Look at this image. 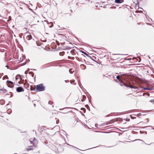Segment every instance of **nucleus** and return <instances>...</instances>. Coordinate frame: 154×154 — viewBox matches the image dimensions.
<instances>
[{
	"label": "nucleus",
	"instance_id": "f257e3e1",
	"mask_svg": "<svg viewBox=\"0 0 154 154\" xmlns=\"http://www.w3.org/2000/svg\"><path fill=\"white\" fill-rule=\"evenodd\" d=\"M129 75L128 73H125L123 74H121L120 75H118L116 77V78L118 79L119 81H120V78L121 77L123 80H125L126 79H129Z\"/></svg>",
	"mask_w": 154,
	"mask_h": 154
},
{
	"label": "nucleus",
	"instance_id": "f03ea898",
	"mask_svg": "<svg viewBox=\"0 0 154 154\" xmlns=\"http://www.w3.org/2000/svg\"><path fill=\"white\" fill-rule=\"evenodd\" d=\"M36 139L34 137L33 140H30V142L31 143H33V146H30V148H27L26 149V150L28 151H29L30 150H32L34 148L36 147V144L37 143V142L36 141Z\"/></svg>",
	"mask_w": 154,
	"mask_h": 154
},
{
	"label": "nucleus",
	"instance_id": "7ed1b4c3",
	"mask_svg": "<svg viewBox=\"0 0 154 154\" xmlns=\"http://www.w3.org/2000/svg\"><path fill=\"white\" fill-rule=\"evenodd\" d=\"M120 84H119L121 86H122L123 85H124L125 86H126L127 87V88H132L134 89H137L138 90H140V88L138 87H135V86H132L131 85H128L124 83L123 82H122L121 81H120Z\"/></svg>",
	"mask_w": 154,
	"mask_h": 154
},
{
	"label": "nucleus",
	"instance_id": "20e7f679",
	"mask_svg": "<svg viewBox=\"0 0 154 154\" xmlns=\"http://www.w3.org/2000/svg\"><path fill=\"white\" fill-rule=\"evenodd\" d=\"M45 89V87L43 86V84L37 85L36 86V90L38 91H42Z\"/></svg>",
	"mask_w": 154,
	"mask_h": 154
},
{
	"label": "nucleus",
	"instance_id": "39448f33",
	"mask_svg": "<svg viewBox=\"0 0 154 154\" xmlns=\"http://www.w3.org/2000/svg\"><path fill=\"white\" fill-rule=\"evenodd\" d=\"M7 82L8 83V85L9 87L12 88L14 87L13 83L12 82L8 80L7 81Z\"/></svg>",
	"mask_w": 154,
	"mask_h": 154
},
{
	"label": "nucleus",
	"instance_id": "423d86ee",
	"mask_svg": "<svg viewBox=\"0 0 154 154\" xmlns=\"http://www.w3.org/2000/svg\"><path fill=\"white\" fill-rule=\"evenodd\" d=\"M25 35H26V39L28 40L31 39L32 38V36L30 33H26Z\"/></svg>",
	"mask_w": 154,
	"mask_h": 154
},
{
	"label": "nucleus",
	"instance_id": "0eeeda50",
	"mask_svg": "<svg viewBox=\"0 0 154 154\" xmlns=\"http://www.w3.org/2000/svg\"><path fill=\"white\" fill-rule=\"evenodd\" d=\"M16 91L18 92H23L24 91V89L21 87H19L17 88Z\"/></svg>",
	"mask_w": 154,
	"mask_h": 154
},
{
	"label": "nucleus",
	"instance_id": "6e6552de",
	"mask_svg": "<svg viewBox=\"0 0 154 154\" xmlns=\"http://www.w3.org/2000/svg\"><path fill=\"white\" fill-rule=\"evenodd\" d=\"M50 148H51L52 150L54 151L55 152H57L58 149L57 148L55 145H52L50 147Z\"/></svg>",
	"mask_w": 154,
	"mask_h": 154
},
{
	"label": "nucleus",
	"instance_id": "1a4fd4ad",
	"mask_svg": "<svg viewBox=\"0 0 154 154\" xmlns=\"http://www.w3.org/2000/svg\"><path fill=\"white\" fill-rule=\"evenodd\" d=\"M7 92V91L4 88H0V92L2 94H4Z\"/></svg>",
	"mask_w": 154,
	"mask_h": 154
},
{
	"label": "nucleus",
	"instance_id": "9d476101",
	"mask_svg": "<svg viewBox=\"0 0 154 154\" xmlns=\"http://www.w3.org/2000/svg\"><path fill=\"white\" fill-rule=\"evenodd\" d=\"M124 1V0H115V2L116 3L120 4L123 2Z\"/></svg>",
	"mask_w": 154,
	"mask_h": 154
},
{
	"label": "nucleus",
	"instance_id": "9b49d317",
	"mask_svg": "<svg viewBox=\"0 0 154 154\" xmlns=\"http://www.w3.org/2000/svg\"><path fill=\"white\" fill-rule=\"evenodd\" d=\"M72 47H69V46H66L63 47V50H69L72 48Z\"/></svg>",
	"mask_w": 154,
	"mask_h": 154
},
{
	"label": "nucleus",
	"instance_id": "f8f14e48",
	"mask_svg": "<svg viewBox=\"0 0 154 154\" xmlns=\"http://www.w3.org/2000/svg\"><path fill=\"white\" fill-rule=\"evenodd\" d=\"M81 68L82 69H85L86 68V66L84 64H81L80 66Z\"/></svg>",
	"mask_w": 154,
	"mask_h": 154
},
{
	"label": "nucleus",
	"instance_id": "ddd939ff",
	"mask_svg": "<svg viewBox=\"0 0 154 154\" xmlns=\"http://www.w3.org/2000/svg\"><path fill=\"white\" fill-rule=\"evenodd\" d=\"M140 88H143L144 90H149V91H152V88H147V87H143H143H140Z\"/></svg>",
	"mask_w": 154,
	"mask_h": 154
},
{
	"label": "nucleus",
	"instance_id": "4468645a",
	"mask_svg": "<svg viewBox=\"0 0 154 154\" xmlns=\"http://www.w3.org/2000/svg\"><path fill=\"white\" fill-rule=\"evenodd\" d=\"M82 98H83V99H81V101H82V102L84 101L86 99V96L85 95H83L82 96Z\"/></svg>",
	"mask_w": 154,
	"mask_h": 154
},
{
	"label": "nucleus",
	"instance_id": "2eb2a0df",
	"mask_svg": "<svg viewBox=\"0 0 154 154\" xmlns=\"http://www.w3.org/2000/svg\"><path fill=\"white\" fill-rule=\"evenodd\" d=\"M47 23L48 24H49L50 23L51 24V25L49 26V27L50 28H51L53 26V24L52 22H51L50 23H49L48 21H47Z\"/></svg>",
	"mask_w": 154,
	"mask_h": 154
},
{
	"label": "nucleus",
	"instance_id": "dca6fc26",
	"mask_svg": "<svg viewBox=\"0 0 154 154\" xmlns=\"http://www.w3.org/2000/svg\"><path fill=\"white\" fill-rule=\"evenodd\" d=\"M74 71V70H73L72 69H70L69 70V72L71 74Z\"/></svg>",
	"mask_w": 154,
	"mask_h": 154
},
{
	"label": "nucleus",
	"instance_id": "f3484780",
	"mask_svg": "<svg viewBox=\"0 0 154 154\" xmlns=\"http://www.w3.org/2000/svg\"><path fill=\"white\" fill-rule=\"evenodd\" d=\"M65 52L64 51H63L62 52H60L59 53V54L60 56H63Z\"/></svg>",
	"mask_w": 154,
	"mask_h": 154
},
{
	"label": "nucleus",
	"instance_id": "a211bd4d",
	"mask_svg": "<svg viewBox=\"0 0 154 154\" xmlns=\"http://www.w3.org/2000/svg\"><path fill=\"white\" fill-rule=\"evenodd\" d=\"M12 112V110L11 109H9L7 110V112L8 114H10Z\"/></svg>",
	"mask_w": 154,
	"mask_h": 154
},
{
	"label": "nucleus",
	"instance_id": "6ab92c4d",
	"mask_svg": "<svg viewBox=\"0 0 154 154\" xmlns=\"http://www.w3.org/2000/svg\"><path fill=\"white\" fill-rule=\"evenodd\" d=\"M85 107L87 108V109H88L89 111H90V109L89 108V106L87 104L85 105Z\"/></svg>",
	"mask_w": 154,
	"mask_h": 154
},
{
	"label": "nucleus",
	"instance_id": "aec40b11",
	"mask_svg": "<svg viewBox=\"0 0 154 154\" xmlns=\"http://www.w3.org/2000/svg\"><path fill=\"white\" fill-rule=\"evenodd\" d=\"M75 50L74 49H73V50H72L71 51H70V53L72 54H73L74 53H75Z\"/></svg>",
	"mask_w": 154,
	"mask_h": 154
},
{
	"label": "nucleus",
	"instance_id": "412c9836",
	"mask_svg": "<svg viewBox=\"0 0 154 154\" xmlns=\"http://www.w3.org/2000/svg\"><path fill=\"white\" fill-rule=\"evenodd\" d=\"M89 58L90 59H91V60H93V61H95L94 60V58H96L95 57H94V56H93V57H92V58H91V57H89Z\"/></svg>",
	"mask_w": 154,
	"mask_h": 154
},
{
	"label": "nucleus",
	"instance_id": "4be33fe9",
	"mask_svg": "<svg viewBox=\"0 0 154 154\" xmlns=\"http://www.w3.org/2000/svg\"><path fill=\"white\" fill-rule=\"evenodd\" d=\"M72 108H71V107H65L63 108V109H60L59 110H61L63 109H72Z\"/></svg>",
	"mask_w": 154,
	"mask_h": 154
},
{
	"label": "nucleus",
	"instance_id": "5701e85b",
	"mask_svg": "<svg viewBox=\"0 0 154 154\" xmlns=\"http://www.w3.org/2000/svg\"><path fill=\"white\" fill-rule=\"evenodd\" d=\"M81 110H83V111H84V113H85V112H86V109L85 108H82L81 109Z\"/></svg>",
	"mask_w": 154,
	"mask_h": 154
},
{
	"label": "nucleus",
	"instance_id": "b1692460",
	"mask_svg": "<svg viewBox=\"0 0 154 154\" xmlns=\"http://www.w3.org/2000/svg\"><path fill=\"white\" fill-rule=\"evenodd\" d=\"M29 73L30 74H32V77H33L34 76V73L33 72H29Z\"/></svg>",
	"mask_w": 154,
	"mask_h": 154
},
{
	"label": "nucleus",
	"instance_id": "393cba45",
	"mask_svg": "<svg viewBox=\"0 0 154 154\" xmlns=\"http://www.w3.org/2000/svg\"><path fill=\"white\" fill-rule=\"evenodd\" d=\"M85 55H86L88 57V58H89V57H91V58H92V57H91V56H89V55L88 54H87V53H86V54H85Z\"/></svg>",
	"mask_w": 154,
	"mask_h": 154
},
{
	"label": "nucleus",
	"instance_id": "a878e982",
	"mask_svg": "<svg viewBox=\"0 0 154 154\" xmlns=\"http://www.w3.org/2000/svg\"><path fill=\"white\" fill-rule=\"evenodd\" d=\"M138 12H140L141 13H143V11H136V13H137Z\"/></svg>",
	"mask_w": 154,
	"mask_h": 154
},
{
	"label": "nucleus",
	"instance_id": "bb28decb",
	"mask_svg": "<svg viewBox=\"0 0 154 154\" xmlns=\"http://www.w3.org/2000/svg\"><path fill=\"white\" fill-rule=\"evenodd\" d=\"M53 103L51 101H49L48 102V104H52Z\"/></svg>",
	"mask_w": 154,
	"mask_h": 154
},
{
	"label": "nucleus",
	"instance_id": "cd10ccee",
	"mask_svg": "<svg viewBox=\"0 0 154 154\" xmlns=\"http://www.w3.org/2000/svg\"><path fill=\"white\" fill-rule=\"evenodd\" d=\"M75 82V80H72V81H70V82L71 84H72L73 83V82Z\"/></svg>",
	"mask_w": 154,
	"mask_h": 154
},
{
	"label": "nucleus",
	"instance_id": "c85d7f7f",
	"mask_svg": "<svg viewBox=\"0 0 154 154\" xmlns=\"http://www.w3.org/2000/svg\"><path fill=\"white\" fill-rule=\"evenodd\" d=\"M81 52L83 53V54H86V53L85 52H84V51H81Z\"/></svg>",
	"mask_w": 154,
	"mask_h": 154
},
{
	"label": "nucleus",
	"instance_id": "c756f323",
	"mask_svg": "<svg viewBox=\"0 0 154 154\" xmlns=\"http://www.w3.org/2000/svg\"><path fill=\"white\" fill-rule=\"evenodd\" d=\"M141 115V113H139L137 115V116H140Z\"/></svg>",
	"mask_w": 154,
	"mask_h": 154
},
{
	"label": "nucleus",
	"instance_id": "7c9ffc66",
	"mask_svg": "<svg viewBox=\"0 0 154 154\" xmlns=\"http://www.w3.org/2000/svg\"><path fill=\"white\" fill-rule=\"evenodd\" d=\"M131 118L132 119H134L136 118L135 117H133L131 116Z\"/></svg>",
	"mask_w": 154,
	"mask_h": 154
},
{
	"label": "nucleus",
	"instance_id": "2f4dec72",
	"mask_svg": "<svg viewBox=\"0 0 154 154\" xmlns=\"http://www.w3.org/2000/svg\"><path fill=\"white\" fill-rule=\"evenodd\" d=\"M150 101L151 102L153 103H154V99L151 100Z\"/></svg>",
	"mask_w": 154,
	"mask_h": 154
},
{
	"label": "nucleus",
	"instance_id": "473e14b6",
	"mask_svg": "<svg viewBox=\"0 0 154 154\" xmlns=\"http://www.w3.org/2000/svg\"><path fill=\"white\" fill-rule=\"evenodd\" d=\"M59 119H58L56 121V123L57 124H58L59 123Z\"/></svg>",
	"mask_w": 154,
	"mask_h": 154
},
{
	"label": "nucleus",
	"instance_id": "72a5a7b5",
	"mask_svg": "<svg viewBox=\"0 0 154 154\" xmlns=\"http://www.w3.org/2000/svg\"><path fill=\"white\" fill-rule=\"evenodd\" d=\"M146 18H147V17H148L150 20H151V21H152V19H151V18H149V17L148 16H147V15H146Z\"/></svg>",
	"mask_w": 154,
	"mask_h": 154
},
{
	"label": "nucleus",
	"instance_id": "f704fd0d",
	"mask_svg": "<svg viewBox=\"0 0 154 154\" xmlns=\"http://www.w3.org/2000/svg\"><path fill=\"white\" fill-rule=\"evenodd\" d=\"M129 120H130V119H126V121L128 122V121H129Z\"/></svg>",
	"mask_w": 154,
	"mask_h": 154
},
{
	"label": "nucleus",
	"instance_id": "c9c22d12",
	"mask_svg": "<svg viewBox=\"0 0 154 154\" xmlns=\"http://www.w3.org/2000/svg\"><path fill=\"white\" fill-rule=\"evenodd\" d=\"M98 126V124H95V127H97Z\"/></svg>",
	"mask_w": 154,
	"mask_h": 154
},
{
	"label": "nucleus",
	"instance_id": "e433bc0d",
	"mask_svg": "<svg viewBox=\"0 0 154 154\" xmlns=\"http://www.w3.org/2000/svg\"><path fill=\"white\" fill-rule=\"evenodd\" d=\"M65 81L66 82H69V80H65Z\"/></svg>",
	"mask_w": 154,
	"mask_h": 154
},
{
	"label": "nucleus",
	"instance_id": "4c0bfd02",
	"mask_svg": "<svg viewBox=\"0 0 154 154\" xmlns=\"http://www.w3.org/2000/svg\"><path fill=\"white\" fill-rule=\"evenodd\" d=\"M27 73H28V72H27V71H26L25 72V74H27Z\"/></svg>",
	"mask_w": 154,
	"mask_h": 154
},
{
	"label": "nucleus",
	"instance_id": "58836bf2",
	"mask_svg": "<svg viewBox=\"0 0 154 154\" xmlns=\"http://www.w3.org/2000/svg\"><path fill=\"white\" fill-rule=\"evenodd\" d=\"M64 42L61 43V44L62 45H64Z\"/></svg>",
	"mask_w": 154,
	"mask_h": 154
},
{
	"label": "nucleus",
	"instance_id": "ea45409f",
	"mask_svg": "<svg viewBox=\"0 0 154 154\" xmlns=\"http://www.w3.org/2000/svg\"><path fill=\"white\" fill-rule=\"evenodd\" d=\"M5 67H6L8 69H9V66H8V65H6L5 66Z\"/></svg>",
	"mask_w": 154,
	"mask_h": 154
},
{
	"label": "nucleus",
	"instance_id": "a19ab883",
	"mask_svg": "<svg viewBox=\"0 0 154 154\" xmlns=\"http://www.w3.org/2000/svg\"><path fill=\"white\" fill-rule=\"evenodd\" d=\"M146 24L148 25H151V24L148 23H146Z\"/></svg>",
	"mask_w": 154,
	"mask_h": 154
},
{
	"label": "nucleus",
	"instance_id": "79ce46f5",
	"mask_svg": "<svg viewBox=\"0 0 154 154\" xmlns=\"http://www.w3.org/2000/svg\"><path fill=\"white\" fill-rule=\"evenodd\" d=\"M17 76L16 77V80H17V79H18V78H17Z\"/></svg>",
	"mask_w": 154,
	"mask_h": 154
},
{
	"label": "nucleus",
	"instance_id": "37998d69",
	"mask_svg": "<svg viewBox=\"0 0 154 154\" xmlns=\"http://www.w3.org/2000/svg\"><path fill=\"white\" fill-rule=\"evenodd\" d=\"M68 58L69 59H71V57H70V56H68Z\"/></svg>",
	"mask_w": 154,
	"mask_h": 154
},
{
	"label": "nucleus",
	"instance_id": "c03bdc74",
	"mask_svg": "<svg viewBox=\"0 0 154 154\" xmlns=\"http://www.w3.org/2000/svg\"><path fill=\"white\" fill-rule=\"evenodd\" d=\"M72 146L73 147V148H76V147H75L74 146Z\"/></svg>",
	"mask_w": 154,
	"mask_h": 154
},
{
	"label": "nucleus",
	"instance_id": "a18cd8bd",
	"mask_svg": "<svg viewBox=\"0 0 154 154\" xmlns=\"http://www.w3.org/2000/svg\"><path fill=\"white\" fill-rule=\"evenodd\" d=\"M131 60V58H128L127 59V60Z\"/></svg>",
	"mask_w": 154,
	"mask_h": 154
},
{
	"label": "nucleus",
	"instance_id": "49530a36",
	"mask_svg": "<svg viewBox=\"0 0 154 154\" xmlns=\"http://www.w3.org/2000/svg\"><path fill=\"white\" fill-rule=\"evenodd\" d=\"M141 140V141H142V140H139V139L135 140H134L135 141V140Z\"/></svg>",
	"mask_w": 154,
	"mask_h": 154
},
{
	"label": "nucleus",
	"instance_id": "de8ad7c7",
	"mask_svg": "<svg viewBox=\"0 0 154 154\" xmlns=\"http://www.w3.org/2000/svg\"><path fill=\"white\" fill-rule=\"evenodd\" d=\"M30 61V60H29L28 59V63Z\"/></svg>",
	"mask_w": 154,
	"mask_h": 154
},
{
	"label": "nucleus",
	"instance_id": "09e8293b",
	"mask_svg": "<svg viewBox=\"0 0 154 154\" xmlns=\"http://www.w3.org/2000/svg\"><path fill=\"white\" fill-rule=\"evenodd\" d=\"M116 82H119V81H117V80H116Z\"/></svg>",
	"mask_w": 154,
	"mask_h": 154
},
{
	"label": "nucleus",
	"instance_id": "8fccbe9b",
	"mask_svg": "<svg viewBox=\"0 0 154 154\" xmlns=\"http://www.w3.org/2000/svg\"><path fill=\"white\" fill-rule=\"evenodd\" d=\"M7 94L8 95H10V94Z\"/></svg>",
	"mask_w": 154,
	"mask_h": 154
},
{
	"label": "nucleus",
	"instance_id": "3c124183",
	"mask_svg": "<svg viewBox=\"0 0 154 154\" xmlns=\"http://www.w3.org/2000/svg\"><path fill=\"white\" fill-rule=\"evenodd\" d=\"M69 44H71L72 45V43L70 42H69Z\"/></svg>",
	"mask_w": 154,
	"mask_h": 154
},
{
	"label": "nucleus",
	"instance_id": "603ef678",
	"mask_svg": "<svg viewBox=\"0 0 154 154\" xmlns=\"http://www.w3.org/2000/svg\"><path fill=\"white\" fill-rule=\"evenodd\" d=\"M34 106H35L36 105H35V104H34Z\"/></svg>",
	"mask_w": 154,
	"mask_h": 154
},
{
	"label": "nucleus",
	"instance_id": "864d4df0",
	"mask_svg": "<svg viewBox=\"0 0 154 154\" xmlns=\"http://www.w3.org/2000/svg\"><path fill=\"white\" fill-rule=\"evenodd\" d=\"M152 129L154 130V128L153 127H152Z\"/></svg>",
	"mask_w": 154,
	"mask_h": 154
},
{
	"label": "nucleus",
	"instance_id": "5fc2aeb1",
	"mask_svg": "<svg viewBox=\"0 0 154 154\" xmlns=\"http://www.w3.org/2000/svg\"><path fill=\"white\" fill-rule=\"evenodd\" d=\"M143 96H144V93H143Z\"/></svg>",
	"mask_w": 154,
	"mask_h": 154
},
{
	"label": "nucleus",
	"instance_id": "6e6d98bb",
	"mask_svg": "<svg viewBox=\"0 0 154 154\" xmlns=\"http://www.w3.org/2000/svg\"><path fill=\"white\" fill-rule=\"evenodd\" d=\"M67 112H66V113H63L64 114H66V113Z\"/></svg>",
	"mask_w": 154,
	"mask_h": 154
},
{
	"label": "nucleus",
	"instance_id": "4d7b16f0",
	"mask_svg": "<svg viewBox=\"0 0 154 154\" xmlns=\"http://www.w3.org/2000/svg\"><path fill=\"white\" fill-rule=\"evenodd\" d=\"M70 11H71V12H72V11L71 10H70Z\"/></svg>",
	"mask_w": 154,
	"mask_h": 154
},
{
	"label": "nucleus",
	"instance_id": "13d9d810",
	"mask_svg": "<svg viewBox=\"0 0 154 154\" xmlns=\"http://www.w3.org/2000/svg\"><path fill=\"white\" fill-rule=\"evenodd\" d=\"M76 83H75V84H74V85H76Z\"/></svg>",
	"mask_w": 154,
	"mask_h": 154
},
{
	"label": "nucleus",
	"instance_id": "bf43d9fd",
	"mask_svg": "<svg viewBox=\"0 0 154 154\" xmlns=\"http://www.w3.org/2000/svg\"><path fill=\"white\" fill-rule=\"evenodd\" d=\"M140 9H142V10H143V9L142 8H140Z\"/></svg>",
	"mask_w": 154,
	"mask_h": 154
},
{
	"label": "nucleus",
	"instance_id": "052dcab7",
	"mask_svg": "<svg viewBox=\"0 0 154 154\" xmlns=\"http://www.w3.org/2000/svg\"><path fill=\"white\" fill-rule=\"evenodd\" d=\"M151 143H150L149 144H148V145H149L151 144Z\"/></svg>",
	"mask_w": 154,
	"mask_h": 154
},
{
	"label": "nucleus",
	"instance_id": "680f3d73",
	"mask_svg": "<svg viewBox=\"0 0 154 154\" xmlns=\"http://www.w3.org/2000/svg\"><path fill=\"white\" fill-rule=\"evenodd\" d=\"M33 70H36L35 69H33Z\"/></svg>",
	"mask_w": 154,
	"mask_h": 154
},
{
	"label": "nucleus",
	"instance_id": "e2e57ef3",
	"mask_svg": "<svg viewBox=\"0 0 154 154\" xmlns=\"http://www.w3.org/2000/svg\"><path fill=\"white\" fill-rule=\"evenodd\" d=\"M78 83H79V85L80 86V84H79V82H78Z\"/></svg>",
	"mask_w": 154,
	"mask_h": 154
},
{
	"label": "nucleus",
	"instance_id": "0e129e2a",
	"mask_svg": "<svg viewBox=\"0 0 154 154\" xmlns=\"http://www.w3.org/2000/svg\"><path fill=\"white\" fill-rule=\"evenodd\" d=\"M133 91H136H136H134V90H133Z\"/></svg>",
	"mask_w": 154,
	"mask_h": 154
},
{
	"label": "nucleus",
	"instance_id": "69168bd1",
	"mask_svg": "<svg viewBox=\"0 0 154 154\" xmlns=\"http://www.w3.org/2000/svg\"><path fill=\"white\" fill-rule=\"evenodd\" d=\"M57 45H59V44H58L57 43Z\"/></svg>",
	"mask_w": 154,
	"mask_h": 154
},
{
	"label": "nucleus",
	"instance_id": "338daca9",
	"mask_svg": "<svg viewBox=\"0 0 154 154\" xmlns=\"http://www.w3.org/2000/svg\"><path fill=\"white\" fill-rule=\"evenodd\" d=\"M134 58V59H136V58Z\"/></svg>",
	"mask_w": 154,
	"mask_h": 154
}]
</instances>
